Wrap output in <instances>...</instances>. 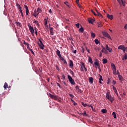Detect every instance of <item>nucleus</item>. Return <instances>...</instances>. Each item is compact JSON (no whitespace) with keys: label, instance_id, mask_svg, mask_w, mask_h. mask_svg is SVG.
<instances>
[{"label":"nucleus","instance_id":"obj_1","mask_svg":"<svg viewBox=\"0 0 127 127\" xmlns=\"http://www.w3.org/2000/svg\"><path fill=\"white\" fill-rule=\"evenodd\" d=\"M106 98L111 102L112 104H113V102L115 100V99L114 97H112V95H111V93H110V92H107L106 93Z\"/></svg>","mask_w":127,"mask_h":127},{"label":"nucleus","instance_id":"obj_2","mask_svg":"<svg viewBox=\"0 0 127 127\" xmlns=\"http://www.w3.org/2000/svg\"><path fill=\"white\" fill-rule=\"evenodd\" d=\"M27 24L31 34L33 35V33H34V29L33 28V27L31 26L30 23H28Z\"/></svg>","mask_w":127,"mask_h":127},{"label":"nucleus","instance_id":"obj_3","mask_svg":"<svg viewBox=\"0 0 127 127\" xmlns=\"http://www.w3.org/2000/svg\"><path fill=\"white\" fill-rule=\"evenodd\" d=\"M67 78L69 83H70L71 85H75V81H74V79L72 78V77H71V76L68 75Z\"/></svg>","mask_w":127,"mask_h":127},{"label":"nucleus","instance_id":"obj_4","mask_svg":"<svg viewBox=\"0 0 127 127\" xmlns=\"http://www.w3.org/2000/svg\"><path fill=\"white\" fill-rule=\"evenodd\" d=\"M39 41L40 43H38V44L41 49H44V44H43V43H42V41L40 39H39Z\"/></svg>","mask_w":127,"mask_h":127},{"label":"nucleus","instance_id":"obj_5","mask_svg":"<svg viewBox=\"0 0 127 127\" xmlns=\"http://www.w3.org/2000/svg\"><path fill=\"white\" fill-rule=\"evenodd\" d=\"M102 35L103 36H105V37H107V38H109V39H112V38L110 36L109 34H108V32H102Z\"/></svg>","mask_w":127,"mask_h":127},{"label":"nucleus","instance_id":"obj_6","mask_svg":"<svg viewBox=\"0 0 127 127\" xmlns=\"http://www.w3.org/2000/svg\"><path fill=\"white\" fill-rule=\"evenodd\" d=\"M94 65H95V68H98L99 70H100V63H99V60L98 59H95V62H94Z\"/></svg>","mask_w":127,"mask_h":127},{"label":"nucleus","instance_id":"obj_7","mask_svg":"<svg viewBox=\"0 0 127 127\" xmlns=\"http://www.w3.org/2000/svg\"><path fill=\"white\" fill-rule=\"evenodd\" d=\"M49 97H50V98H51L52 99H53L54 100H58V98H57V96H55L54 95L51 94V93L49 94Z\"/></svg>","mask_w":127,"mask_h":127},{"label":"nucleus","instance_id":"obj_8","mask_svg":"<svg viewBox=\"0 0 127 127\" xmlns=\"http://www.w3.org/2000/svg\"><path fill=\"white\" fill-rule=\"evenodd\" d=\"M24 8L26 9V15H28V13H29V10L28 9V7L27 5H24Z\"/></svg>","mask_w":127,"mask_h":127},{"label":"nucleus","instance_id":"obj_9","mask_svg":"<svg viewBox=\"0 0 127 127\" xmlns=\"http://www.w3.org/2000/svg\"><path fill=\"white\" fill-rule=\"evenodd\" d=\"M81 68H80V70L81 72H83L84 71V69H83V67H85V64L84 63H81Z\"/></svg>","mask_w":127,"mask_h":127},{"label":"nucleus","instance_id":"obj_10","mask_svg":"<svg viewBox=\"0 0 127 127\" xmlns=\"http://www.w3.org/2000/svg\"><path fill=\"white\" fill-rule=\"evenodd\" d=\"M106 49L107 50L109 51V52H112V51H113V49L109 47V46H108V45H106Z\"/></svg>","mask_w":127,"mask_h":127},{"label":"nucleus","instance_id":"obj_11","mask_svg":"<svg viewBox=\"0 0 127 127\" xmlns=\"http://www.w3.org/2000/svg\"><path fill=\"white\" fill-rule=\"evenodd\" d=\"M107 18L109 19H111V20H112V19L114 18V16L113 15H110L109 14H107Z\"/></svg>","mask_w":127,"mask_h":127},{"label":"nucleus","instance_id":"obj_12","mask_svg":"<svg viewBox=\"0 0 127 127\" xmlns=\"http://www.w3.org/2000/svg\"><path fill=\"white\" fill-rule=\"evenodd\" d=\"M38 14H39L38 13L37 11H36V10H35L34 11V12L33 13V16H35V17H36L37 16V15H38Z\"/></svg>","mask_w":127,"mask_h":127},{"label":"nucleus","instance_id":"obj_13","mask_svg":"<svg viewBox=\"0 0 127 127\" xmlns=\"http://www.w3.org/2000/svg\"><path fill=\"white\" fill-rule=\"evenodd\" d=\"M124 48H126V47H125V45H122L118 47V49H120L121 50H123L124 49Z\"/></svg>","mask_w":127,"mask_h":127},{"label":"nucleus","instance_id":"obj_14","mask_svg":"<svg viewBox=\"0 0 127 127\" xmlns=\"http://www.w3.org/2000/svg\"><path fill=\"white\" fill-rule=\"evenodd\" d=\"M99 82L100 83V84H103V82H102V81H103V77H102V75H101V74H99Z\"/></svg>","mask_w":127,"mask_h":127},{"label":"nucleus","instance_id":"obj_15","mask_svg":"<svg viewBox=\"0 0 127 127\" xmlns=\"http://www.w3.org/2000/svg\"><path fill=\"white\" fill-rule=\"evenodd\" d=\"M50 32L51 34V35H54V32H53V28L50 27Z\"/></svg>","mask_w":127,"mask_h":127},{"label":"nucleus","instance_id":"obj_16","mask_svg":"<svg viewBox=\"0 0 127 127\" xmlns=\"http://www.w3.org/2000/svg\"><path fill=\"white\" fill-rule=\"evenodd\" d=\"M88 62H90V63H91V64L92 65H94V62H93V60H92V58L89 57Z\"/></svg>","mask_w":127,"mask_h":127},{"label":"nucleus","instance_id":"obj_17","mask_svg":"<svg viewBox=\"0 0 127 127\" xmlns=\"http://www.w3.org/2000/svg\"><path fill=\"white\" fill-rule=\"evenodd\" d=\"M89 82L91 83V84H93L94 83V78L92 77H90L89 78Z\"/></svg>","mask_w":127,"mask_h":127},{"label":"nucleus","instance_id":"obj_18","mask_svg":"<svg viewBox=\"0 0 127 127\" xmlns=\"http://www.w3.org/2000/svg\"><path fill=\"white\" fill-rule=\"evenodd\" d=\"M16 5L19 10H21V7L20 6V5L18 4V3H16Z\"/></svg>","mask_w":127,"mask_h":127},{"label":"nucleus","instance_id":"obj_19","mask_svg":"<svg viewBox=\"0 0 127 127\" xmlns=\"http://www.w3.org/2000/svg\"><path fill=\"white\" fill-rule=\"evenodd\" d=\"M101 52L103 53H105V54H107L108 53V51L105 49V48H103V49L101 50Z\"/></svg>","mask_w":127,"mask_h":127},{"label":"nucleus","instance_id":"obj_20","mask_svg":"<svg viewBox=\"0 0 127 127\" xmlns=\"http://www.w3.org/2000/svg\"><path fill=\"white\" fill-rule=\"evenodd\" d=\"M74 66V64L73 63V62L72 61H69V67H71L72 68Z\"/></svg>","mask_w":127,"mask_h":127},{"label":"nucleus","instance_id":"obj_21","mask_svg":"<svg viewBox=\"0 0 127 127\" xmlns=\"http://www.w3.org/2000/svg\"><path fill=\"white\" fill-rule=\"evenodd\" d=\"M111 67H112V70H115L117 69L116 68V65L113 63L111 64Z\"/></svg>","mask_w":127,"mask_h":127},{"label":"nucleus","instance_id":"obj_22","mask_svg":"<svg viewBox=\"0 0 127 127\" xmlns=\"http://www.w3.org/2000/svg\"><path fill=\"white\" fill-rule=\"evenodd\" d=\"M88 22H89V23H91L92 24L93 22H94V19H92L91 18H89Z\"/></svg>","mask_w":127,"mask_h":127},{"label":"nucleus","instance_id":"obj_23","mask_svg":"<svg viewBox=\"0 0 127 127\" xmlns=\"http://www.w3.org/2000/svg\"><path fill=\"white\" fill-rule=\"evenodd\" d=\"M56 53L58 55V56L60 57L61 56V52H60V51H59V50H57V51H56Z\"/></svg>","mask_w":127,"mask_h":127},{"label":"nucleus","instance_id":"obj_24","mask_svg":"<svg viewBox=\"0 0 127 127\" xmlns=\"http://www.w3.org/2000/svg\"><path fill=\"white\" fill-rule=\"evenodd\" d=\"M78 31H79V32L83 33V32H84V28H83V27H81L79 29Z\"/></svg>","mask_w":127,"mask_h":127},{"label":"nucleus","instance_id":"obj_25","mask_svg":"<svg viewBox=\"0 0 127 127\" xmlns=\"http://www.w3.org/2000/svg\"><path fill=\"white\" fill-rule=\"evenodd\" d=\"M127 53H125V55H124V57L123 58L122 60H127Z\"/></svg>","mask_w":127,"mask_h":127},{"label":"nucleus","instance_id":"obj_26","mask_svg":"<svg viewBox=\"0 0 127 127\" xmlns=\"http://www.w3.org/2000/svg\"><path fill=\"white\" fill-rule=\"evenodd\" d=\"M103 64H106V63H108V60L107 59H103L102 60Z\"/></svg>","mask_w":127,"mask_h":127},{"label":"nucleus","instance_id":"obj_27","mask_svg":"<svg viewBox=\"0 0 127 127\" xmlns=\"http://www.w3.org/2000/svg\"><path fill=\"white\" fill-rule=\"evenodd\" d=\"M37 11L38 12V13H39V14L41 13V12H42V10H41V8L38 7L37 8Z\"/></svg>","mask_w":127,"mask_h":127},{"label":"nucleus","instance_id":"obj_28","mask_svg":"<svg viewBox=\"0 0 127 127\" xmlns=\"http://www.w3.org/2000/svg\"><path fill=\"white\" fill-rule=\"evenodd\" d=\"M95 42L96 45L100 44V41H99V40H98V39H96L95 40Z\"/></svg>","mask_w":127,"mask_h":127},{"label":"nucleus","instance_id":"obj_29","mask_svg":"<svg viewBox=\"0 0 127 127\" xmlns=\"http://www.w3.org/2000/svg\"><path fill=\"white\" fill-rule=\"evenodd\" d=\"M118 78H119V80L120 81H123V80H124V77H123V76L121 75L118 76Z\"/></svg>","mask_w":127,"mask_h":127},{"label":"nucleus","instance_id":"obj_30","mask_svg":"<svg viewBox=\"0 0 127 127\" xmlns=\"http://www.w3.org/2000/svg\"><path fill=\"white\" fill-rule=\"evenodd\" d=\"M112 116H113L114 119H117V114H116V112H113Z\"/></svg>","mask_w":127,"mask_h":127},{"label":"nucleus","instance_id":"obj_31","mask_svg":"<svg viewBox=\"0 0 127 127\" xmlns=\"http://www.w3.org/2000/svg\"><path fill=\"white\" fill-rule=\"evenodd\" d=\"M91 37L93 38H95V37H96V34H95L94 33H93V32H91Z\"/></svg>","mask_w":127,"mask_h":127},{"label":"nucleus","instance_id":"obj_32","mask_svg":"<svg viewBox=\"0 0 127 127\" xmlns=\"http://www.w3.org/2000/svg\"><path fill=\"white\" fill-rule=\"evenodd\" d=\"M8 86V85H7V83L5 82L4 84L3 88L4 89H6V88H7Z\"/></svg>","mask_w":127,"mask_h":127},{"label":"nucleus","instance_id":"obj_33","mask_svg":"<svg viewBox=\"0 0 127 127\" xmlns=\"http://www.w3.org/2000/svg\"><path fill=\"white\" fill-rule=\"evenodd\" d=\"M44 25L46 26L47 25V19L45 18L44 20Z\"/></svg>","mask_w":127,"mask_h":127},{"label":"nucleus","instance_id":"obj_34","mask_svg":"<svg viewBox=\"0 0 127 127\" xmlns=\"http://www.w3.org/2000/svg\"><path fill=\"white\" fill-rule=\"evenodd\" d=\"M81 104L84 107H88V104H87L86 103H84V102H81Z\"/></svg>","mask_w":127,"mask_h":127},{"label":"nucleus","instance_id":"obj_35","mask_svg":"<svg viewBox=\"0 0 127 127\" xmlns=\"http://www.w3.org/2000/svg\"><path fill=\"white\" fill-rule=\"evenodd\" d=\"M123 6H126V1L121 0Z\"/></svg>","mask_w":127,"mask_h":127},{"label":"nucleus","instance_id":"obj_36","mask_svg":"<svg viewBox=\"0 0 127 127\" xmlns=\"http://www.w3.org/2000/svg\"><path fill=\"white\" fill-rule=\"evenodd\" d=\"M113 90L115 94H117L118 91H117V88L115 86H113Z\"/></svg>","mask_w":127,"mask_h":127},{"label":"nucleus","instance_id":"obj_37","mask_svg":"<svg viewBox=\"0 0 127 127\" xmlns=\"http://www.w3.org/2000/svg\"><path fill=\"white\" fill-rule=\"evenodd\" d=\"M34 23L37 24V25L39 26V23H38V21L34 20L33 21Z\"/></svg>","mask_w":127,"mask_h":127},{"label":"nucleus","instance_id":"obj_38","mask_svg":"<svg viewBox=\"0 0 127 127\" xmlns=\"http://www.w3.org/2000/svg\"><path fill=\"white\" fill-rule=\"evenodd\" d=\"M102 113H103V114H106L107 113V110L106 109H102L101 110Z\"/></svg>","mask_w":127,"mask_h":127},{"label":"nucleus","instance_id":"obj_39","mask_svg":"<svg viewBox=\"0 0 127 127\" xmlns=\"http://www.w3.org/2000/svg\"><path fill=\"white\" fill-rule=\"evenodd\" d=\"M98 27H102V26H103V25H102V22H98Z\"/></svg>","mask_w":127,"mask_h":127},{"label":"nucleus","instance_id":"obj_40","mask_svg":"<svg viewBox=\"0 0 127 127\" xmlns=\"http://www.w3.org/2000/svg\"><path fill=\"white\" fill-rule=\"evenodd\" d=\"M114 75H117V69H113Z\"/></svg>","mask_w":127,"mask_h":127},{"label":"nucleus","instance_id":"obj_41","mask_svg":"<svg viewBox=\"0 0 127 127\" xmlns=\"http://www.w3.org/2000/svg\"><path fill=\"white\" fill-rule=\"evenodd\" d=\"M97 15H98V16H99L100 17H101V18L103 17V15L100 13H98V14H97Z\"/></svg>","mask_w":127,"mask_h":127},{"label":"nucleus","instance_id":"obj_42","mask_svg":"<svg viewBox=\"0 0 127 127\" xmlns=\"http://www.w3.org/2000/svg\"><path fill=\"white\" fill-rule=\"evenodd\" d=\"M124 53H126V52H127V47H125V48L124 49V50H122Z\"/></svg>","mask_w":127,"mask_h":127},{"label":"nucleus","instance_id":"obj_43","mask_svg":"<svg viewBox=\"0 0 127 127\" xmlns=\"http://www.w3.org/2000/svg\"><path fill=\"white\" fill-rule=\"evenodd\" d=\"M83 116H86V117H88V115L86 113V111H84V113H82Z\"/></svg>","mask_w":127,"mask_h":127},{"label":"nucleus","instance_id":"obj_44","mask_svg":"<svg viewBox=\"0 0 127 127\" xmlns=\"http://www.w3.org/2000/svg\"><path fill=\"white\" fill-rule=\"evenodd\" d=\"M19 11H20V13H21V16L22 17H23V13L22 12V10H19Z\"/></svg>","mask_w":127,"mask_h":127},{"label":"nucleus","instance_id":"obj_45","mask_svg":"<svg viewBox=\"0 0 127 127\" xmlns=\"http://www.w3.org/2000/svg\"><path fill=\"white\" fill-rule=\"evenodd\" d=\"M83 34H84V36H85V37L88 38V33L84 32V33H83Z\"/></svg>","mask_w":127,"mask_h":127},{"label":"nucleus","instance_id":"obj_46","mask_svg":"<svg viewBox=\"0 0 127 127\" xmlns=\"http://www.w3.org/2000/svg\"><path fill=\"white\" fill-rule=\"evenodd\" d=\"M59 57L60 60H61L62 61H64V58L63 57H62L61 56Z\"/></svg>","mask_w":127,"mask_h":127},{"label":"nucleus","instance_id":"obj_47","mask_svg":"<svg viewBox=\"0 0 127 127\" xmlns=\"http://www.w3.org/2000/svg\"><path fill=\"white\" fill-rule=\"evenodd\" d=\"M70 74H71V75H72V76H74V72H73V71H72V70H70Z\"/></svg>","mask_w":127,"mask_h":127},{"label":"nucleus","instance_id":"obj_48","mask_svg":"<svg viewBox=\"0 0 127 127\" xmlns=\"http://www.w3.org/2000/svg\"><path fill=\"white\" fill-rule=\"evenodd\" d=\"M62 79H63V80H65V79H66V78L65 77V75L63 74L62 76Z\"/></svg>","mask_w":127,"mask_h":127},{"label":"nucleus","instance_id":"obj_49","mask_svg":"<svg viewBox=\"0 0 127 127\" xmlns=\"http://www.w3.org/2000/svg\"><path fill=\"white\" fill-rule=\"evenodd\" d=\"M75 26H76V27L77 28H79L80 27V25L79 24V23H77L75 24Z\"/></svg>","mask_w":127,"mask_h":127},{"label":"nucleus","instance_id":"obj_50","mask_svg":"<svg viewBox=\"0 0 127 127\" xmlns=\"http://www.w3.org/2000/svg\"><path fill=\"white\" fill-rule=\"evenodd\" d=\"M69 96L71 97V99H73L74 98V95H73V94H69Z\"/></svg>","mask_w":127,"mask_h":127},{"label":"nucleus","instance_id":"obj_51","mask_svg":"<svg viewBox=\"0 0 127 127\" xmlns=\"http://www.w3.org/2000/svg\"><path fill=\"white\" fill-rule=\"evenodd\" d=\"M23 44H24L25 45H29V44L25 42V41H24Z\"/></svg>","mask_w":127,"mask_h":127},{"label":"nucleus","instance_id":"obj_52","mask_svg":"<svg viewBox=\"0 0 127 127\" xmlns=\"http://www.w3.org/2000/svg\"><path fill=\"white\" fill-rule=\"evenodd\" d=\"M56 68L57 70H58V71H59L60 70V69L59 68V67H58V65H56Z\"/></svg>","mask_w":127,"mask_h":127},{"label":"nucleus","instance_id":"obj_53","mask_svg":"<svg viewBox=\"0 0 127 127\" xmlns=\"http://www.w3.org/2000/svg\"><path fill=\"white\" fill-rule=\"evenodd\" d=\"M102 52L101 51L100 52V54H99V56H100V57H102Z\"/></svg>","mask_w":127,"mask_h":127},{"label":"nucleus","instance_id":"obj_54","mask_svg":"<svg viewBox=\"0 0 127 127\" xmlns=\"http://www.w3.org/2000/svg\"><path fill=\"white\" fill-rule=\"evenodd\" d=\"M91 12H92V13H93V14H94L95 15H97V14L95 13V12L94 11H93V10H91Z\"/></svg>","mask_w":127,"mask_h":127},{"label":"nucleus","instance_id":"obj_55","mask_svg":"<svg viewBox=\"0 0 127 127\" xmlns=\"http://www.w3.org/2000/svg\"><path fill=\"white\" fill-rule=\"evenodd\" d=\"M63 61H64V64H67V62L65 60H64Z\"/></svg>","mask_w":127,"mask_h":127},{"label":"nucleus","instance_id":"obj_56","mask_svg":"<svg viewBox=\"0 0 127 127\" xmlns=\"http://www.w3.org/2000/svg\"><path fill=\"white\" fill-rule=\"evenodd\" d=\"M57 86L58 87H59V88H61V86L60 85V84H59V83H57Z\"/></svg>","mask_w":127,"mask_h":127},{"label":"nucleus","instance_id":"obj_57","mask_svg":"<svg viewBox=\"0 0 127 127\" xmlns=\"http://www.w3.org/2000/svg\"><path fill=\"white\" fill-rule=\"evenodd\" d=\"M35 34L36 35H37V30H36V28H35Z\"/></svg>","mask_w":127,"mask_h":127},{"label":"nucleus","instance_id":"obj_58","mask_svg":"<svg viewBox=\"0 0 127 127\" xmlns=\"http://www.w3.org/2000/svg\"><path fill=\"white\" fill-rule=\"evenodd\" d=\"M86 49L87 51L88 52V53H90V50L88 49V48L87 47H86Z\"/></svg>","mask_w":127,"mask_h":127},{"label":"nucleus","instance_id":"obj_59","mask_svg":"<svg viewBox=\"0 0 127 127\" xmlns=\"http://www.w3.org/2000/svg\"><path fill=\"white\" fill-rule=\"evenodd\" d=\"M81 52H82V53H84V52H85V50L84 49V48L82 49Z\"/></svg>","mask_w":127,"mask_h":127},{"label":"nucleus","instance_id":"obj_60","mask_svg":"<svg viewBox=\"0 0 127 127\" xmlns=\"http://www.w3.org/2000/svg\"><path fill=\"white\" fill-rule=\"evenodd\" d=\"M91 108L92 109V111H95V108H94V107L91 106Z\"/></svg>","mask_w":127,"mask_h":127},{"label":"nucleus","instance_id":"obj_61","mask_svg":"<svg viewBox=\"0 0 127 127\" xmlns=\"http://www.w3.org/2000/svg\"><path fill=\"white\" fill-rule=\"evenodd\" d=\"M78 92H79L80 93H82V90L81 89H80V88L78 89V90H77Z\"/></svg>","mask_w":127,"mask_h":127},{"label":"nucleus","instance_id":"obj_62","mask_svg":"<svg viewBox=\"0 0 127 127\" xmlns=\"http://www.w3.org/2000/svg\"><path fill=\"white\" fill-rule=\"evenodd\" d=\"M113 85H116V81H115V80H113Z\"/></svg>","mask_w":127,"mask_h":127},{"label":"nucleus","instance_id":"obj_63","mask_svg":"<svg viewBox=\"0 0 127 127\" xmlns=\"http://www.w3.org/2000/svg\"><path fill=\"white\" fill-rule=\"evenodd\" d=\"M75 89L76 90H78L79 88V86H76V87H75Z\"/></svg>","mask_w":127,"mask_h":127},{"label":"nucleus","instance_id":"obj_64","mask_svg":"<svg viewBox=\"0 0 127 127\" xmlns=\"http://www.w3.org/2000/svg\"><path fill=\"white\" fill-rule=\"evenodd\" d=\"M124 28L125 29H127V24H126L125 26H124Z\"/></svg>","mask_w":127,"mask_h":127}]
</instances>
